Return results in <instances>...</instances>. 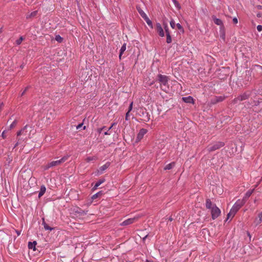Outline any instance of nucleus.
Here are the masks:
<instances>
[{
    "label": "nucleus",
    "mask_w": 262,
    "mask_h": 262,
    "mask_svg": "<svg viewBox=\"0 0 262 262\" xmlns=\"http://www.w3.org/2000/svg\"><path fill=\"white\" fill-rule=\"evenodd\" d=\"M245 203L244 199L238 200L233 205L232 208L231 209L230 211L227 214V219H232L238 210L243 206Z\"/></svg>",
    "instance_id": "obj_1"
},
{
    "label": "nucleus",
    "mask_w": 262,
    "mask_h": 262,
    "mask_svg": "<svg viewBox=\"0 0 262 262\" xmlns=\"http://www.w3.org/2000/svg\"><path fill=\"white\" fill-rule=\"evenodd\" d=\"M158 78L161 89L164 92H166L169 89V77L164 75L159 74L158 75Z\"/></svg>",
    "instance_id": "obj_2"
},
{
    "label": "nucleus",
    "mask_w": 262,
    "mask_h": 262,
    "mask_svg": "<svg viewBox=\"0 0 262 262\" xmlns=\"http://www.w3.org/2000/svg\"><path fill=\"white\" fill-rule=\"evenodd\" d=\"M68 156H66L65 157H63L60 160L52 161L50 163H48L45 166V169H48L50 168L51 167L56 166L57 165H60L61 163L66 162L68 160Z\"/></svg>",
    "instance_id": "obj_3"
},
{
    "label": "nucleus",
    "mask_w": 262,
    "mask_h": 262,
    "mask_svg": "<svg viewBox=\"0 0 262 262\" xmlns=\"http://www.w3.org/2000/svg\"><path fill=\"white\" fill-rule=\"evenodd\" d=\"M221 211L220 209L216 205H213L212 209H211V214H212V219L214 220L220 215Z\"/></svg>",
    "instance_id": "obj_4"
},
{
    "label": "nucleus",
    "mask_w": 262,
    "mask_h": 262,
    "mask_svg": "<svg viewBox=\"0 0 262 262\" xmlns=\"http://www.w3.org/2000/svg\"><path fill=\"white\" fill-rule=\"evenodd\" d=\"M224 145V143L223 142H217L214 143L212 145H209L207 148V150L209 151H214V150L218 149L221 147H223Z\"/></svg>",
    "instance_id": "obj_5"
},
{
    "label": "nucleus",
    "mask_w": 262,
    "mask_h": 262,
    "mask_svg": "<svg viewBox=\"0 0 262 262\" xmlns=\"http://www.w3.org/2000/svg\"><path fill=\"white\" fill-rule=\"evenodd\" d=\"M138 219H139V217H132V218H129V219L124 221L123 222H122L121 224V225L124 226L129 225L130 224H132L135 223V222L138 221Z\"/></svg>",
    "instance_id": "obj_6"
},
{
    "label": "nucleus",
    "mask_w": 262,
    "mask_h": 262,
    "mask_svg": "<svg viewBox=\"0 0 262 262\" xmlns=\"http://www.w3.org/2000/svg\"><path fill=\"white\" fill-rule=\"evenodd\" d=\"M110 165V163L109 162H107L103 165L99 167V169H97V171L96 172V174L97 176H99L100 174H102L104 172V171H105L107 169H108Z\"/></svg>",
    "instance_id": "obj_7"
},
{
    "label": "nucleus",
    "mask_w": 262,
    "mask_h": 262,
    "mask_svg": "<svg viewBox=\"0 0 262 262\" xmlns=\"http://www.w3.org/2000/svg\"><path fill=\"white\" fill-rule=\"evenodd\" d=\"M147 130L146 129L142 128L140 129L136 139V141L139 142L143 138L144 136L147 133Z\"/></svg>",
    "instance_id": "obj_8"
},
{
    "label": "nucleus",
    "mask_w": 262,
    "mask_h": 262,
    "mask_svg": "<svg viewBox=\"0 0 262 262\" xmlns=\"http://www.w3.org/2000/svg\"><path fill=\"white\" fill-rule=\"evenodd\" d=\"M156 30L157 32L159 33V35L161 37H163L164 36L165 34L163 31V28H162V26L161 25L160 23H157L156 25Z\"/></svg>",
    "instance_id": "obj_9"
},
{
    "label": "nucleus",
    "mask_w": 262,
    "mask_h": 262,
    "mask_svg": "<svg viewBox=\"0 0 262 262\" xmlns=\"http://www.w3.org/2000/svg\"><path fill=\"white\" fill-rule=\"evenodd\" d=\"M27 125H26L23 128V129L21 130L18 132L17 133V137H19L20 136H26V133H27L26 128H27Z\"/></svg>",
    "instance_id": "obj_10"
},
{
    "label": "nucleus",
    "mask_w": 262,
    "mask_h": 262,
    "mask_svg": "<svg viewBox=\"0 0 262 262\" xmlns=\"http://www.w3.org/2000/svg\"><path fill=\"white\" fill-rule=\"evenodd\" d=\"M212 19H213V20L214 23L216 25H219V26H221V28H223L224 27H223V21L221 19L217 18H216L214 16H212Z\"/></svg>",
    "instance_id": "obj_11"
},
{
    "label": "nucleus",
    "mask_w": 262,
    "mask_h": 262,
    "mask_svg": "<svg viewBox=\"0 0 262 262\" xmlns=\"http://www.w3.org/2000/svg\"><path fill=\"white\" fill-rule=\"evenodd\" d=\"M250 93L247 92L244 94H243L241 96L237 97L236 99L237 100H239L240 101H242L245 99H247L249 96H250Z\"/></svg>",
    "instance_id": "obj_12"
},
{
    "label": "nucleus",
    "mask_w": 262,
    "mask_h": 262,
    "mask_svg": "<svg viewBox=\"0 0 262 262\" xmlns=\"http://www.w3.org/2000/svg\"><path fill=\"white\" fill-rule=\"evenodd\" d=\"M126 43H124L121 47V49L120 50V53L119 55V59H121L122 55L123 53L126 51Z\"/></svg>",
    "instance_id": "obj_13"
},
{
    "label": "nucleus",
    "mask_w": 262,
    "mask_h": 262,
    "mask_svg": "<svg viewBox=\"0 0 262 262\" xmlns=\"http://www.w3.org/2000/svg\"><path fill=\"white\" fill-rule=\"evenodd\" d=\"M182 100L187 103H193V99L191 96L182 97Z\"/></svg>",
    "instance_id": "obj_14"
},
{
    "label": "nucleus",
    "mask_w": 262,
    "mask_h": 262,
    "mask_svg": "<svg viewBox=\"0 0 262 262\" xmlns=\"http://www.w3.org/2000/svg\"><path fill=\"white\" fill-rule=\"evenodd\" d=\"M46 190H47V188L45 185L41 186L40 191L38 194V198H40L46 193Z\"/></svg>",
    "instance_id": "obj_15"
},
{
    "label": "nucleus",
    "mask_w": 262,
    "mask_h": 262,
    "mask_svg": "<svg viewBox=\"0 0 262 262\" xmlns=\"http://www.w3.org/2000/svg\"><path fill=\"white\" fill-rule=\"evenodd\" d=\"M205 205H206V208H207L208 209H211V208H212L213 205H215V204H212V203L211 202L210 200L209 199H207L206 200Z\"/></svg>",
    "instance_id": "obj_16"
},
{
    "label": "nucleus",
    "mask_w": 262,
    "mask_h": 262,
    "mask_svg": "<svg viewBox=\"0 0 262 262\" xmlns=\"http://www.w3.org/2000/svg\"><path fill=\"white\" fill-rule=\"evenodd\" d=\"M36 246V241H34L33 242H29L28 243V248L30 249H33L34 251H35V246Z\"/></svg>",
    "instance_id": "obj_17"
},
{
    "label": "nucleus",
    "mask_w": 262,
    "mask_h": 262,
    "mask_svg": "<svg viewBox=\"0 0 262 262\" xmlns=\"http://www.w3.org/2000/svg\"><path fill=\"white\" fill-rule=\"evenodd\" d=\"M105 182V180L104 179H101V180H99L96 184L95 185H94V186L93 187V190L94 191V190H96L98 187L101 184H102L103 183H104Z\"/></svg>",
    "instance_id": "obj_18"
},
{
    "label": "nucleus",
    "mask_w": 262,
    "mask_h": 262,
    "mask_svg": "<svg viewBox=\"0 0 262 262\" xmlns=\"http://www.w3.org/2000/svg\"><path fill=\"white\" fill-rule=\"evenodd\" d=\"M137 9L138 11V13L143 18H144L147 16L146 14L139 7H137Z\"/></svg>",
    "instance_id": "obj_19"
},
{
    "label": "nucleus",
    "mask_w": 262,
    "mask_h": 262,
    "mask_svg": "<svg viewBox=\"0 0 262 262\" xmlns=\"http://www.w3.org/2000/svg\"><path fill=\"white\" fill-rule=\"evenodd\" d=\"M261 222H262V212L258 214V218L255 219V223L256 225H257L260 224Z\"/></svg>",
    "instance_id": "obj_20"
},
{
    "label": "nucleus",
    "mask_w": 262,
    "mask_h": 262,
    "mask_svg": "<svg viewBox=\"0 0 262 262\" xmlns=\"http://www.w3.org/2000/svg\"><path fill=\"white\" fill-rule=\"evenodd\" d=\"M175 163L174 162H171L167 165H166L164 169V170H170L173 168L174 166Z\"/></svg>",
    "instance_id": "obj_21"
},
{
    "label": "nucleus",
    "mask_w": 262,
    "mask_h": 262,
    "mask_svg": "<svg viewBox=\"0 0 262 262\" xmlns=\"http://www.w3.org/2000/svg\"><path fill=\"white\" fill-rule=\"evenodd\" d=\"M145 21L147 23V25L149 26V27L151 28H153V26H152V22L149 19V18L147 16H146V17H145L144 18H143Z\"/></svg>",
    "instance_id": "obj_22"
},
{
    "label": "nucleus",
    "mask_w": 262,
    "mask_h": 262,
    "mask_svg": "<svg viewBox=\"0 0 262 262\" xmlns=\"http://www.w3.org/2000/svg\"><path fill=\"white\" fill-rule=\"evenodd\" d=\"M253 192V190H249L246 193L243 199H244V201L246 202V199L250 197Z\"/></svg>",
    "instance_id": "obj_23"
},
{
    "label": "nucleus",
    "mask_w": 262,
    "mask_h": 262,
    "mask_svg": "<svg viewBox=\"0 0 262 262\" xmlns=\"http://www.w3.org/2000/svg\"><path fill=\"white\" fill-rule=\"evenodd\" d=\"M102 194V192L101 191H99V192H97V193L94 194L92 196V199L93 200L96 199L97 198H98L99 196L101 195Z\"/></svg>",
    "instance_id": "obj_24"
},
{
    "label": "nucleus",
    "mask_w": 262,
    "mask_h": 262,
    "mask_svg": "<svg viewBox=\"0 0 262 262\" xmlns=\"http://www.w3.org/2000/svg\"><path fill=\"white\" fill-rule=\"evenodd\" d=\"M42 225H43L44 226V228H45V230H52L53 229L51 227H50L46 223H45V221H44V220H43V223H42Z\"/></svg>",
    "instance_id": "obj_25"
},
{
    "label": "nucleus",
    "mask_w": 262,
    "mask_h": 262,
    "mask_svg": "<svg viewBox=\"0 0 262 262\" xmlns=\"http://www.w3.org/2000/svg\"><path fill=\"white\" fill-rule=\"evenodd\" d=\"M97 159L96 157H88L86 159V161L87 162H89L92 161H95Z\"/></svg>",
    "instance_id": "obj_26"
},
{
    "label": "nucleus",
    "mask_w": 262,
    "mask_h": 262,
    "mask_svg": "<svg viewBox=\"0 0 262 262\" xmlns=\"http://www.w3.org/2000/svg\"><path fill=\"white\" fill-rule=\"evenodd\" d=\"M163 26H164V30H165V31L166 34L170 33V31H169V28H168V25H167V24H165V23H164V24H163Z\"/></svg>",
    "instance_id": "obj_27"
},
{
    "label": "nucleus",
    "mask_w": 262,
    "mask_h": 262,
    "mask_svg": "<svg viewBox=\"0 0 262 262\" xmlns=\"http://www.w3.org/2000/svg\"><path fill=\"white\" fill-rule=\"evenodd\" d=\"M166 42L168 43H170L171 42V38L170 37V33L166 34Z\"/></svg>",
    "instance_id": "obj_28"
},
{
    "label": "nucleus",
    "mask_w": 262,
    "mask_h": 262,
    "mask_svg": "<svg viewBox=\"0 0 262 262\" xmlns=\"http://www.w3.org/2000/svg\"><path fill=\"white\" fill-rule=\"evenodd\" d=\"M55 40L58 42H61L62 41L63 38L59 35H55Z\"/></svg>",
    "instance_id": "obj_29"
},
{
    "label": "nucleus",
    "mask_w": 262,
    "mask_h": 262,
    "mask_svg": "<svg viewBox=\"0 0 262 262\" xmlns=\"http://www.w3.org/2000/svg\"><path fill=\"white\" fill-rule=\"evenodd\" d=\"M24 40V38L22 36L17 40L15 41V43L17 45H20L22 41Z\"/></svg>",
    "instance_id": "obj_30"
},
{
    "label": "nucleus",
    "mask_w": 262,
    "mask_h": 262,
    "mask_svg": "<svg viewBox=\"0 0 262 262\" xmlns=\"http://www.w3.org/2000/svg\"><path fill=\"white\" fill-rule=\"evenodd\" d=\"M176 27L179 29L182 33L184 32V29L180 23L176 24Z\"/></svg>",
    "instance_id": "obj_31"
},
{
    "label": "nucleus",
    "mask_w": 262,
    "mask_h": 262,
    "mask_svg": "<svg viewBox=\"0 0 262 262\" xmlns=\"http://www.w3.org/2000/svg\"><path fill=\"white\" fill-rule=\"evenodd\" d=\"M170 26L172 29H174L176 26V24L173 19L170 21Z\"/></svg>",
    "instance_id": "obj_32"
},
{
    "label": "nucleus",
    "mask_w": 262,
    "mask_h": 262,
    "mask_svg": "<svg viewBox=\"0 0 262 262\" xmlns=\"http://www.w3.org/2000/svg\"><path fill=\"white\" fill-rule=\"evenodd\" d=\"M173 3H174V6L178 8V9H180L181 8V7H180V5H179V3L176 1V0H172Z\"/></svg>",
    "instance_id": "obj_33"
},
{
    "label": "nucleus",
    "mask_w": 262,
    "mask_h": 262,
    "mask_svg": "<svg viewBox=\"0 0 262 262\" xmlns=\"http://www.w3.org/2000/svg\"><path fill=\"white\" fill-rule=\"evenodd\" d=\"M16 120H14L11 124V125L10 126V129H12L13 128V127H15V126L16 125Z\"/></svg>",
    "instance_id": "obj_34"
},
{
    "label": "nucleus",
    "mask_w": 262,
    "mask_h": 262,
    "mask_svg": "<svg viewBox=\"0 0 262 262\" xmlns=\"http://www.w3.org/2000/svg\"><path fill=\"white\" fill-rule=\"evenodd\" d=\"M257 30L259 32L262 31V26H261V25H258L257 26Z\"/></svg>",
    "instance_id": "obj_35"
},
{
    "label": "nucleus",
    "mask_w": 262,
    "mask_h": 262,
    "mask_svg": "<svg viewBox=\"0 0 262 262\" xmlns=\"http://www.w3.org/2000/svg\"><path fill=\"white\" fill-rule=\"evenodd\" d=\"M258 103H259V101H258L254 100L253 101V103H252V105H258Z\"/></svg>",
    "instance_id": "obj_36"
},
{
    "label": "nucleus",
    "mask_w": 262,
    "mask_h": 262,
    "mask_svg": "<svg viewBox=\"0 0 262 262\" xmlns=\"http://www.w3.org/2000/svg\"><path fill=\"white\" fill-rule=\"evenodd\" d=\"M232 21L234 24H236L238 23V20L236 17H234L233 18Z\"/></svg>",
    "instance_id": "obj_37"
},
{
    "label": "nucleus",
    "mask_w": 262,
    "mask_h": 262,
    "mask_svg": "<svg viewBox=\"0 0 262 262\" xmlns=\"http://www.w3.org/2000/svg\"><path fill=\"white\" fill-rule=\"evenodd\" d=\"M133 102H132L130 104H129V109H128V111L130 112L132 108H133Z\"/></svg>",
    "instance_id": "obj_38"
},
{
    "label": "nucleus",
    "mask_w": 262,
    "mask_h": 262,
    "mask_svg": "<svg viewBox=\"0 0 262 262\" xmlns=\"http://www.w3.org/2000/svg\"><path fill=\"white\" fill-rule=\"evenodd\" d=\"M83 124H79L77 126V129H80L82 127Z\"/></svg>",
    "instance_id": "obj_39"
},
{
    "label": "nucleus",
    "mask_w": 262,
    "mask_h": 262,
    "mask_svg": "<svg viewBox=\"0 0 262 262\" xmlns=\"http://www.w3.org/2000/svg\"><path fill=\"white\" fill-rule=\"evenodd\" d=\"M129 117V112L128 111L127 113H126V120H128V117Z\"/></svg>",
    "instance_id": "obj_40"
},
{
    "label": "nucleus",
    "mask_w": 262,
    "mask_h": 262,
    "mask_svg": "<svg viewBox=\"0 0 262 262\" xmlns=\"http://www.w3.org/2000/svg\"><path fill=\"white\" fill-rule=\"evenodd\" d=\"M104 128H105V127H102V128H98V129H97V132H98L99 133H100L102 132V130L103 129H104Z\"/></svg>",
    "instance_id": "obj_41"
},
{
    "label": "nucleus",
    "mask_w": 262,
    "mask_h": 262,
    "mask_svg": "<svg viewBox=\"0 0 262 262\" xmlns=\"http://www.w3.org/2000/svg\"><path fill=\"white\" fill-rule=\"evenodd\" d=\"M256 16L257 17H259V18L261 17L262 14L261 13L259 12V13H257Z\"/></svg>",
    "instance_id": "obj_42"
},
{
    "label": "nucleus",
    "mask_w": 262,
    "mask_h": 262,
    "mask_svg": "<svg viewBox=\"0 0 262 262\" xmlns=\"http://www.w3.org/2000/svg\"><path fill=\"white\" fill-rule=\"evenodd\" d=\"M27 90V88H26L25 89V90H24V92L21 93V96H23L24 95H25V94L26 93V91Z\"/></svg>",
    "instance_id": "obj_43"
},
{
    "label": "nucleus",
    "mask_w": 262,
    "mask_h": 262,
    "mask_svg": "<svg viewBox=\"0 0 262 262\" xmlns=\"http://www.w3.org/2000/svg\"><path fill=\"white\" fill-rule=\"evenodd\" d=\"M223 99L222 98V97H219V98H217V99H216V101H222V100H223Z\"/></svg>",
    "instance_id": "obj_44"
},
{
    "label": "nucleus",
    "mask_w": 262,
    "mask_h": 262,
    "mask_svg": "<svg viewBox=\"0 0 262 262\" xmlns=\"http://www.w3.org/2000/svg\"><path fill=\"white\" fill-rule=\"evenodd\" d=\"M256 7H257V9H262V6L258 5V6H257Z\"/></svg>",
    "instance_id": "obj_45"
},
{
    "label": "nucleus",
    "mask_w": 262,
    "mask_h": 262,
    "mask_svg": "<svg viewBox=\"0 0 262 262\" xmlns=\"http://www.w3.org/2000/svg\"><path fill=\"white\" fill-rule=\"evenodd\" d=\"M115 124H112L108 128V130L111 129Z\"/></svg>",
    "instance_id": "obj_46"
},
{
    "label": "nucleus",
    "mask_w": 262,
    "mask_h": 262,
    "mask_svg": "<svg viewBox=\"0 0 262 262\" xmlns=\"http://www.w3.org/2000/svg\"><path fill=\"white\" fill-rule=\"evenodd\" d=\"M16 233H17V235H19L20 234V231H16Z\"/></svg>",
    "instance_id": "obj_47"
},
{
    "label": "nucleus",
    "mask_w": 262,
    "mask_h": 262,
    "mask_svg": "<svg viewBox=\"0 0 262 262\" xmlns=\"http://www.w3.org/2000/svg\"><path fill=\"white\" fill-rule=\"evenodd\" d=\"M3 106V104L2 103L1 105H0V111L2 110V106Z\"/></svg>",
    "instance_id": "obj_48"
},
{
    "label": "nucleus",
    "mask_w": 262,
    "mask_h": 262,
    "mask_svg": "<svg viewBox=\"0 0 262 262\" xmlns=\"http://www.w3.org/2000/svg\"><path fill=\"white\" fill-rule=\"evenodd\" d=\"M104 134H105V135H109V134H110V133H108V131H106V132H105L104 133Z\"/></svg>",
    "instance_id": "obj_49"
},
{
    "label": "nucleus",
    "mask_w": 262,
    "mask_h": 262,
    "mask_svg": "<svg viewBox=\"0 0 262 262\" xmlns=\"http://www.w3.org/2000/svg\"><path fill=\"white\" fill-rule=\"evenodd\" d=\"M2 136L4 138H5V132H4L2 133Z\"/></svg>",
    "instance_id": "obj_50"
},
{
    "label": "nucleus",
    "mask_w": 262,
    "mask_h": 262,
    "mask_svg": "<svg viewBox=\"0 0 262 262\" xmlns=\"http://www.w3.org/2000/svg\"><path fill=\"white\" fill-rule=\"evenodd\" d=\"M169 220L170 221H171L172 220V218L171 217H170L169 218Z\"/></svg>",
    "instance_id": "obj_51"
},
{
    "label": "nucleus",
    "mask_w": 262,
    "mask_h": 262,
    "mask_svg": "<svg viewBox=\"0 0 262 262\" xmlns=\"http://www.w3.org/2000/svg\"><path fill=\"white\" fill-rule=\"evenodd\" d=\"M145 262H154V261L147 260Z\"/></svg>",
    "instance_id": "obj_52"
},
{
    "label": "nucleus",
    "mask_w": 262,
    "mask_h": 262,
    "mask_svg": "<svg viewBox=\"0 0 262 262\" xmlns=\"http://www.w3.org/2000/svg\"><path fill=\"white\" fill-rule=\"evenodd\" d=\"M147 235L145 236V237H144L143 238V239H144L145 238H146V237H147Z\"/></svg>",
    "instance_id": "obj_53"
},
{
    "label": "nucleus",
    "mask_w": 262,
    "mask_h": 262,
    "mask_svg": "<svg viewBox=\"0 0 262 262\" xmlns=\"http://www.w3.org/2000/svg\"><path fill=\"white\" fill-rule=\"evenodd\" d=\"M18 144V142L16 143V144H15V146H17Z\"/></svg>",
    "instance_id": "obj_54"
},
{
    "label": "nucleus",
    "mask_w": 262,
    "mask_h": 262,
    "mask_svg": "<svg viewBox=\"0 0 262 262\" xmlns=\"http://www.w3.org/2000/svg\"><path fill=\"white\" fill-rule=\"evenodd\" d=\"M83 129H85V126H84Z\"/></svg>",
    "instance_id": "obj_55"
}]
</instances>
